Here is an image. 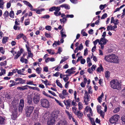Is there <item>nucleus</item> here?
Listing matches in <instances>:
<instances>
[{
	"label": "nucleus",
	"instance_id": "obj_26",
	"mask_svg": "<svg viewBox=\"0 0 125 125\" xmlns=\"http://www.w3.org/2000/svg\"><path fill=\"white\" fill-rule=\"evenodd\" d=\"M4 2L2 0H0V8L3 9L4 8Z\"/></svg>",
	"mask_w": 125,
	"mask_h": 125
},
{
	"label": "nucleus",
	"instance_id": "obj_31",
	"mask_svg": "<svg viewBox=\"0 0 125 125\" xmlns=\"http://www.w3.org/2000/svg\"><path fill=\"white\" fill-rule=\"evenodd\" d=\"M3 15L5 17V19H6V17H7L9 16V13L8 11L7 10L6 11L4 12Z\"/></svg>",
	"mask_w": 125,
	"mask_h": 125
},
{
	"label": "nucleus",
	"instance_id": "obj_45",
	"mask_svg": "<svg viewBox=\"0 0 125 125\" xmlns=\"http://www.w3.org/2000/svg\"><path fill=\"white\" fill-rule=\"evenodd\" d=\"M50 17V16L49 15H45L42 16L41 17V18L43 19H48Z\"/></svg>",
	"mask_w": 125,
	"mask_h": 125
},
{
	"label": "nucleus",
	"instance_id": "obj_10",
	"mask_svg": "<svg viewBox=\"0 0 125 125\" xmlns=\"http://www.w3.org/2000/svg\"><path fill=\"white\" fill-rule=\"evenodd\" d=\"M71 100L70 99L67 100L66 101L64 100L63 101L64 103L66 106V108L67 109H68L69 107L70 106V103L71 102Z\"/></svg>",
	"mask_w": 125,
	"mask_h": 125
},
{
	"label": "nucleus",
	"instance_id": "obj_39",
	"mask_svg": "<svg viewBox=\"0 0 125 125\" xmlns=\"http://www.w3.org/2000/svg\"><path fill=\"white\" fill-rule=\"evenodd\" d=\"M13 29L15 30H19L21 29V27L18 26L17 25H14Z\"/></svg>",
	"mask_w": 125,
	"mask_h": 125
},
{
	"label": "nucleus",
	"instance_id": "obj_38",
	"mask_svg": "<svg viewBox=\"0 0 125 125\" xmlns=\"http://www.w3.org/2000/svg\"><path fill=\"white\" fill-rule=\"evenodd\" d=\"M66 89H64L62 91V94L64 96L68 95L69 94L68 93L66 92Z\"/></svg>",
	"mask_w": 125,
	"mask_h": 125
},
{
	"label": "nucleus",
	"instance_id": "obj_62",
	"mask_svg": "<svg viewBox=\"0 0 125 125\" xmlns=\"http://www.w3.org/2000/svg\"><path fill=\"white\" fill-rule=\"evenodd\" d=\"M48 92L52 94V95L54 96H56V95L54 93V92L53 91H52L50 90H48Z\"/></svg>",
	"mask_w": 125,
	"mask_h": 125
},
{
	"label": "nucleus",
	"instance_id": "obj_54",
	"mask_svg": "<svg viewBox=\"0 0 125 125\" xmlns=\"http://www.w3.org/2000/svg\"><path fill=\"white\" fill-rule=\"evenodd\" d=\"M83 45L81 43L80 44L79 46L78 49L79 50H82L83 49Z\"/></svg>",
	"mask_w": 125,
	"mask_h": 125
},
{
	"label": "nucleus",
	"instance_id": "obj_12",
	"mask_svg": "<svg viewBox=\"0 0 125 125\" xmlns=\"http://www.w3.org/2000/svg\"><path fill=\"white\" fill-rule=\"evenodd\" d=\"M55 120L54 118H51L48 119L47 124L48 125H53L55 123Z\"/></svg>",
	"mask_w": 125,
	"mask_h": 125
},
{
	"label": "nucleus",
	"instance_id": "obj_9",
	"mask_svg": "<svg viewBox=\"0 0 125 125\" xmlns=\"http://www.w3.org/2000/svg\"><path fill=\"white\" fill-rule=\"evenodd\" d=\"M22 38L25 41H26L27 39V37L23 33H20L17 35L16 36V39L18 40H19Z\"/></svg>",
	"mask_w": 125,
	"mask_h": 125
},
{
	"label": "nucleus",
	"instance_id": "obj_55",
	"mask_svg": "<svg viewBox=\"0 0 125 125\" xmlns=\"http://www.w3.org/2000/svg\"><path fill=\"white\" fill-rule=\"evenodd\" d=\"M121 120L125 124V115H123L121 118Z\"/></svg>",
	"mask_w": 125,
	"mask_h": 125
},
{
	"label": "nucleus",
	"instance_id": "obj_32",
	"mask_svg": "<svg viewBox=\"0 0 125 125\" xmlns=\"http://www.w3.org/2000/svg\"><path fill=\"white\" fill-rule=\"evenodd\" d=\"M110 73L108 71H106L105 73V77L108 78L109 77H110Z\"/></svg>",
	"mask_w": 125,
	"mask_h": 125
},
{
	"label": "nucleus",
	"instance_id": "obj_35",
	"mask_svg": "<svg viewBox=\"0 0 125 125\" xmlns=\"http://www.w3.org/2000/svg\"><path fill=\"white\" fill-rule=\"evenodd\" d=\"M66 18L63 17L62 19H60V20L61 23L62 22L63 23H65L66 21L67 20Z\"/></svg>",
	"mask_w": 125,
	"mask_h": 125
},
{
	"label": "nucleus",
	"instance_id": "obj_46",
	"mask_svg": "<svg viewBox=\"0 0 125 125\" xmlns=\"http://www.w3.org/2000/svg\"><path fill=\"white\" fill-rule=\"evenodd\" d=\"M19 53L17 52V54L15 56V57H14V59L15 60H16L21 55H20V54Z\"/></svg>",
	"mask_w": 125,
	"mask_h": 125
},
{
	"label": "nucleus",
	"instance_id": "obj_21",
	"mask_svg": "<svg viewBox=\"0 0 125 125\" xmlns=\"http://www.w3.org/2000/svg\"><path fill=\"white\" fill-rule=\"evenodd\" d=\"M104 70V69L103 67L102 66L101 64L100 66L97 68L96 71L100 73L101 71L103 72Z\"/></svg>",
	"mask_w": 125,
	"mask_h": 125
},
{
	"label": "nucleus",
	"instance_id": "obj_16",
	"mask_svg": "<svg viewBox=\"0 0 125 125\" xmlns=\"http://www.w3.org/2000/svg\"><path fill=\"white\" fill-rule=\"evenodd\" d=\"M16 81L14 80H11L10 81V83H12L9 84V87H11L13 86L17 85H18Z\"/></svg>",
	"mask_w": 125,
	"mask_h": 125
},
{
	"label": "nucleus",
	"instance_id": "obj_20",
	"mask_svg": "<svg viewBox=\"0 0 125 125\" xmlns=\"http://www.w3.org/2000/svg\"><path fill=\"white\" fill-rule=\"evenodd\" d=\"M108 41L106 39L104 38H101L100 42L102 43V44L104 45H105L106 43L107 42H108Z\"/></svg>",
	"mask_w": 125,
	"mask_h": 125
},
{
	"label": "nucleus",
	"instance_id": "obj_44",
	"mask_svg": "<svg viewBox=\"0 0 125 125\" xmlns=\"http://www.w3.org/2000/svg\"><path fill=\"white\" fill-rule=\"evenodd\" d=\"M85 110L86 112H88V111H91V108L88 106H87L86 107Z\"/></svg>",
	"mask_w": 125,
	"mask_h": 125
},
{
	"label": "nucleus",
	"instance_id": "obj_1",
	"mask_svg": "<svg viewBox=\"0 0 125 125\" xmlns=\"http://www.w3.org/2000/svg\"><path fill=\"white\" fill-rule=\"evenodd\" d=\"M104 59L106 61L111 63H118L119 61L118 57L113 54L105 55Z\"/></svg>",
	"mask_w": 125,
	"mask_h": 125
},
{
	"label": "nucleus",
	"instance_id": "obj_47",
	"mask_svg": "<svg viewBox=\"0 0 125 125\" xmlns=\"http://www.w3.org/2000/svg\"><path fill=\"white\" fill-rule=\"evenodd\" d=\"M52 117L51 118H54V120L55 119H56L58 117V115L56 114H55L53 113L52 114Z\"/></svg>",
	"mask_w": 125,
	"mask_h": 125
},
{
	"label": "nucleus",
	"instance_id": "obj_4",
	"mask_svg": "<svg viewBox=\"0 0 125 125\" xmlns=\"http://www.w3.org/2000/svg\"><path fill=\"white\" fill-rule=\"evenodd\" d=\"M34 108L33 106H28L26 108L25 112L27 116L30 117L33 111Z\"/></svg>",
	"mask_w": 125,
	"mask_h": 125
},
{
	"label": "nucleus",
	"instance_id": "obj_19",
	"mask_svg": "<svg viewBox=\"0 0 125 125\" xmlns=\"http://www.w3.org/2000/svg\"><path fill=\"white\" fill-rule=\"evenodd\" d=\"M75 115H76L78 118H80L83 117V114L80 111H78L76 113H75Z\"/></svg>",
	"mask_w": 125,
	"mask_h": 125
},
{
	"label": "nucleus",
	"instance_id": "obj_18",
	"mask_svg": "<svg viewBox=\"0 0 125 125\" xmlns=\"http://www.w3.org/2000/svg\"><path fill=\"white\" fill-rule=\"evenodd\" d=\"M28 85H27L23 86V87L18 86L17 87V89L23 91L25 90H27L28 89Z\"/></svg>",
	"mask_w": 125,
	"mask_h": 125
},
{
	"label": "nucleus",
	"instance_id": "obj_11",
	"mask_svg": "<svg viewBox=\"0 0 125 125\" xmlns=\"http://www.w3.org/2000/svg\"><path fill=\"white\" fill-rule=\"evenodd\" d=\"M12 115H11L12 119L13 120H15L17 117V111H11Z\"/></svg>",
	"mask_w": 125,
	"mask_h": 125
},
{
	"label": "nucleus",
	"instance_id": "obj_53",
	"mask_svg": "<svg viewBox=\"0 0 125 125\" xmlns=\"http://www.w3.org/2000/svg\"><path fill=\"white\" fill-rule=\"evenodd\" d=\"M107 17V14L106 13H105L103 14V15L102 16V17H101V19H103L105 18H106Z\"/></svg>",
	"mask_w": 125,
	"mask_h": 125
},
{
	"label": "nucleus",
	"instance_id": "obj_30",
	"mask_svg": "<svg viewBox=\"0 0 125 125\" xmlns=\"http://www.w3.org/2000/svg\"><path fill=\"white\" fill-rule=\"evenodd\" d=\"M65 112L66 114L68 116L69 119L70 120L72 118L71 115L70 114L69 111L67 110H66Z\"/></svg>",
	"mask_w": 125,
	"mask_h": 125
},
{
	"label": "nucleus",
	"instance_id": "obj_5",
	"mask_svg": "<svg viewBox=\"0 0 125 125\" xmlns=\"http://www.w3.org/2000/svg\"><path fill=\"white\" fill-rule=\"evenodd\" d=\"M119 116L118 115H115L112 116L109 119V121L111 124H115L116 123L118 120Z\"/></svg>",
	"mask_w": 125,
	"mask_h": 125
},
{
	"label": "nucleus",
	"instance_id": "obj_59",
	"mask_svg": "<svg viewBox=\"0 0 125 125\" xmlns=\"http://www.w3.org/2000/svg\"><path fill=\"white\" fill-rule=\"evenodd\" d=\"M106 5V4H105L104 5H100L99 6V8L101 10H103L104 9L105 7V6Z\"/></svg>",
	"mask_w": 125,
	"mask_h": 125
},
{
	"label": "nucleus",
	"instance_id": "obj_42",
	"mask_svg": "<svg viewBox=\"0 0 125 125\" xmlns=\"http://www.w3.org/2000/svg\"><path fill=\"white\" fill-rule=\"evenodd\" d=\"M60 6H57V7H55V12H59V11H60L61 9Z\"/></svg>",
	"mask_w": 125,
	"mask_h": 125
},
{
	"label": "nucleus",
	"instance_id": "obj_7",
	"mask_svg": "<svg viewBox=\"0 0 125 125\" xmlns=\"http://www.w3.org/2000/svg\"><path fill=\"white\" fill-rule=\"evenodd\" d=\"M15 100L13 101L12 102V106L11 111H17L18 106V103L15 102Z\"/></svg>",
	"mask_w": 125,
	"mask_h": 125
},
{
	"label": "nucleus",
	"instance_id": "obj_23",
	"mask_svg": "<svg viewBox=\"0 0 125 125\" xmlns=\"http://www.w3.org/2000/svg\"><path fill=\"white\" fill-rule=\"evenodd\" d=\"M23 2L24 4L27 6H28L30 8H33V6L30 3L26 0H23Z\"/></svg>",
	"mask_w": 125,
	"mask_h": 125
},
{
	"label": "nucleus",
	"instance_id": "obj_43",
	"mask_svg": "<svg viewBox=\"0 0 125 125\" xmlns=\"http://www.w3.org/2000/svg\"><path fill=\"white\" fill-rule=\"evenodd\" d=\"M99 114L100 115V116L103 118H104V115L105 114V113L104 112H102V110H101L99 112Z\"/></svg>",
	"mask_w": 125,
	"mask_h": 125
},
{
	"label": "nucleus",
	"instance_id": "obj_51",
	"mask_svg": "<svg viewBox=\"0 0 125 125\" xmlns=\"http://www.w3.org/2000/svg\"><path fill=\"white\" fill-rule=\"evenodd\" d=\"M5 52V51L4 50L3 48L2 47H0V52L3 54H4Z\"/></svg>",
	"mask_w": 125,
	"mask_h": 125
},
{
	"label": "nucleus",
	"instance_id": "obj_33",
	"mask_svg": "<svg viewBox=\"0 0 125 125\" xmlns=\"http://www.w3.org/2000/svg\"><path fill=\"white\" fill-rule=\"evenodd\" d=\"M57 44L58 45H60V43L59 41L57 42L56 41H55L54 42L53 44L52 45L54 47H56L57 46Z\"/></svg>",
	"mask_w": 125,
	"mask_h": 125
},
{
	"label": "nucleus",
	"instance_id": "obj_50",
	"mask_svg": "<svg viewBox=\"0 0 125 125\" xmlns=\"http://www.w3.org/2000/svg\"><path fill=\"white\" fill-rule=\"evenodd\" d=\"M54 14L56 16H59L61 14L60 12H54Z\"/></svg>",
	"mask_w": 125,
	"mask_h": 125
},
{
	"label": "nucleus",
	"instance_id": "obj_64",
	"mask_svg": "<svg viewBox=\"0 0 125 125\" xmlns=\"http://www.w3.org/2000/svg\"><path fill=\"white\" fill-rule=\"evenodd\" d=\"M5 97L6 98L9 99H10L11 98L10 95V94H7L6 95Z\"/></svg>",
	"mask_w": 125,
	"mask_h": 125
},
{
	"label": "nucleus",
	"instance_id": "obj_37",
	"mask_svg": "<svg viewBox=\"0 0 125 125\" xmlns=\"http://www.w3.org/2000/svg\"><path fill=\"white\" fill-rule=\"evenodd\" d=\"M30 23V21L29 19H28L25 20L24 22V24L26 26L29 25Z\"/></svg>",
	"mask_w": 125,
	"mask_h": 125
},
{
	"label": "nucleus",
	"instance_id": "obj_49",
	"mask_svg": "<svg viewBox=\"0 0 125 125\" xmlns=\"http://www.w3.org/2000/svg\"><path fill=\"white\" fill-rule=\"evenodd\" d=\"M81 34L83 36H87L88 35L85 31H83V30L81 31Z\"/></svg>",
	"mask_w": 125,
	"mask_h": 125
},
{
	"label": "nucleus",
	"instance_id": "obj_15",
	"mask_svg": "<svg viewBox=\"0 0 125 125\" xmlns=\"http://www.w3.org/2000/svg\"><path fill=\"white\" fill-rule=\"evenodd\" d=\"M6 119L4 117L0 116V125H4L5 124V121Z\"/></svg>",
	"mask_w": 125,
	"mask_h": 125
},
{
	"label": "nucleus",
	"instance_id": "obj_56",
	"mask_svg": "<svg viewBox=\"0 0 125 125\" xmlns=\"http://www.w3.org/2000/svg\"><path fill=\"white\" fill-rule=\"evenodd\" d=\"M45 36L47 38L51 37V34H50V33H48L45 32Z\"/></svg>",
	"mask_w": 125,
	"mask_h": 125
},
{
	"label": "nucleus",
	"instance_id": "obj_29",
	"mask_svg": "<svg viewBox=\"0 0 125 125\" xmlns=\"http://www.w3.org/2000/svg\"><path fill=\"white\" fill-rule=\"evenodd\" d=\"M56 83L57 85L60 88H63V86L62 84L59 82V80H57L56 81Z\"/></svg>",
	"mask_w": 125,
	"mask_h": 125
},
{
	"label": "nucleus",
	"instance_id": "obj_40",
	"mask_svg": "<svg viewBox=\"0 0 125 125\" xmlns=\"http://www.w3.org/2000/svg\"><path fill=\"white\" fill-rule=\"evenodd\" d=\"M52 50L51 49H48L46 50L51 55H53L55 53V52H52Z\"/></svg>",
	"mask_w": 125,
	"mask_h": 125
},
{
	"label": "nucleus",
	"instance_id": "obj_17",
	"mask_svg": "<svg viewBox=\"0 0 125 125\" xmlns=\"http://www.w3.org/2000/svg\"><path fill=\"white\" fill-rule=\"evenodd\" d=\"M61 8H64L65 9L67 10H69L70 9V7L69 5L66 4H64L60 6Z\"/></svg>",
	"mask_w": 125,
	"mask_h": 125
},
{
	"label": "nucleus",
	"instance_id": "obj_60",
	"mask_svg": "<svg viewBox=\"0 0 125 125\" xmlns=\"http://www.w3.org/2000/svg\"><path fill=\"white\" fill-rule=\"evenodd\" d=\"M62 52V49L61 48L59 47L58 49V51L57 53V54L59 53L61 54V53Z\"/></svg>",
	"mask_w": 125,
	"mask_h": 125
},
{
	"label": "nucleus",
	"instance_id": "obj_57",
	"mask_svg": "<svg viewBox=\"0 0 125 125\" xmlns=\"http://www.w3.org/2000/svg\"><path fill=\"white\" fill-rule=\"evenodd\" d=\"M120 108L119 107H117L115 108L114 110V113H116L118 112L119 111Z\"/></svg>",
	"mask_w": 125,
	"mask_h": 125
},
{
	"label": "nucleus",
	"instance_id": "obj_3",
	"mask_svg": "<svg viewBox=\"0 0 125 125\" xmlns=\"http://www.w3.org/2000/svg\"><path fill=\"white\" fill-rule=\"evenodd\" d=\"M41 105L43 107L48 108L50 107V103L47 99L43 98L41 100Z\"/></svg>",
	"mask_w": 125,
	"mask_h": 125
},
{
	"label": "nucleus",
	"instance_id": "obj_48",
	"mask_svg": "<svg viewBox=\"0 0 125 125\" xmlns=\"http://www.w3.org/2000/svg\"><path fill=\"white\" fill-rule=\"evenodd\" d=\"M52 27L50 26L47 25L45 26V29L49 31H51V30Z\"/></svg>",
	"mask_w": 125,
	"mask_h": 125
},
{
	"label": "nucleus",
	"instance_id": "obj_2",
	"mask_svg": "<svg viewBox=\"0 0 125 125\" xmlns=\"http://www.w3.org/2000/svg\"><path fill=\"white\" fill-rule=\"evenodd\" d=\"M110 83L111 86L112 88L118 90L121 89V84L118 81L113 80L110 82Z\"/></svg>",
	"mask_w": 125,
	"mask_h": 125
},
{
	"label": "nucleus",
	"instance_id": "obj_36",
	"mask_svg": "<svg viewBox=\"0 0 125 125\" xmlns=\"http://www.w3.org/2000/svg\"><path fill=\"white\" fill-rule=\"evenodd\" d=\"M59 125H67L66 121H61L59 123H58Z\"/></svg>",
	"mask_w": 125,
	"mask_h": 125
},
{
	"label": "nucleus",
	"instance_id": "obj_63",
	"mask_svg": "<svg viewBox=\"0 0 125 125\" xmlns=\"http://www.w3.org/2000/svg\"><path fill=\"white\" fill-rule=\"evenodd\" d=\"M96 66L94 64L92 65L91 67V70L93 71L95 70V68Z\"/></svg>",
	"mask_w": 125,
	"mask_h": 125
},
{
	"label": "nucleus",
	"instance_id": "obj_25",
	"mask_svg": "<svg viewBox=\"0 0 125 125\" xmlns=\"http://www.w3.org/2000/svg\"><path fill=\"white\" fill-rule=\"evenodd\" d=\"M65 0H56L54 2V3L56 4H60L64 2Z\"/></svg>",
	"mask_w": 125,
	"mask_h": 125
},
{
	"label": "nucleus",
	"instance_id": "obj_6",
	"mask_svg": "<svg viewBox=\"0 0 125 125\" xmlns=\"http://www.w3.org/2000/svg\"><path fill=\"white\" fill-rule=\"evenodd\" d=\"M24 100L23 99H21L19 106L18 110L19 112H21L24 106Z\"/></svg>",
	"mask_w": 125,
	"mask_h": 125
},
{
	"label": "nucleus",
	"instance_id": "obj_34",
	"mask_svg": "<svg viewBox=\"0 0 125 125\" xmlns=\"http://www.w3.org/2000/svg\"><path fill=\"white\" fill-rule=\"evenodd\" d=\"M14 12L13 10H11V11L9 13V16L10 17L12 18H14Z\"/></svg>",
	"mask_w": 125,
	"mask_h": 125
},
{
	"label": "nucleus",
	"instance_id": "obj_28",
	"mask_svg": "<svg viewBox=\"0 0 125 125\" xmlns=\"http://www.w3.org/2000/svg\"><path fill=\"white\" fill-rule=\"evenodd\" d=\"M8 39V37L6 36L4 37L2 39V43L3 44L6 43L7 42Z\"/></svg>",
	"mask_w": 125,
	"mask_h": 125
},
{
	"label": "nucleus",
	"instance_id": "obj_52",
	"mask_svg": "<svg viewBox=\"0 0 125 125\" xmlns=\"http://www.w3.org/2000/svg\"><path fill=\"white\" fill-rule=\"evenodd\" d=\"M93 42L94 43V46H96V45L97 44L98 42L99 43V42H100L99 40V39H97Z\"/></svg>",
	"mask_w": 125,
	"mask_h": 125
},
{
	"label": "nucleus",
	"instance_id": "obj_27",
	"mask_svg": "<svg viewBox=\"0 0 125 125\" xmlns=\"http://www.w3.org/2000/svg\"><path fill=\"white\" fill-rule=\"evenodd\" d=\"M39 109L38 108H37L36 109H35L34 112V114L35 115L36 117H38L39 115Z\"/></svg>",
	"mask_w": 125,
	"mask_h": 125
},
{
	"label": "nucleus",
	"instance_id": "obj_8",
	"mask_svg": "<svg viewBox=\"0 0 125 125\" xmlns=\"http://www.w3.org/2000/svg\"><path fill=\"white\" fill-rule=\"evenodd\" d=\"M15 81L17 82L19 81V82H17L18 84H23L25 83H26V80H23L21 78H17L15 79Z\"/></svg>",
	"mask_w": 125,
	"mask_h": 125
},
{
	"label": "nucleus",
	"instance_id": "obj_61",
	"mask_svg": "<svg viewBox=\"0 0 125 125\" xmlns=\"http://www.w3.org/2000/svg\"><path fill=\"white\" fill-rule=\"evenodd\" d=\"M55 6H53L49 9V10L50 11H52L53 10H55Z\"/></svg>",
	"mask_w": 125,
	"mask_h": 125
},
{
	"label": "nucleus",
	"instance_id": "obj_41",
	"mask_svg": "<svg viewBox=\"0 0 125 125\" xmlns=\"http://www.w3.org/2000/svg\"><path fill=\"white\" fill-rule=\"evenodd\" d=\"M78 109L79 110H81L83 106L82 105L81 102H79L78 104Z\"/></svg>",
	"mask_w": 125,
	"mask_h": 125
},
{
	"label": "nucleus",
	"instance_id": "obj_22",
	"mask_svg": "<svg viewBox=\"0 0 125 125\" xmlns=\"http://www.w3.org/2000/svg\"><path fill=\"white\" fill-rule=\"evenodd\" d=\"M23 2L24 4L27 6H28L30 8H33V6L30 3L26 0H23Z\"/></svg>",
	"mask_w": 125,
	"mask_h": 125
},
{
	"label": "nucleus",
	"instance_id": "obj_14",
	"mask_svg": "<svg viewBox=\"0 0 125 125\" xmlns=\"http://www.w3.org/2000/svg\"><path fill=\"white\" fill-rule=\"evenodd\" d=\"M27 103L29 104L30 105L32 104V98H31V96L29 95L27 96Z\"/></svg>",
	"mask_w": 125,
	"mask_h": 125
},
{
	"label": "nucleus",
	"instance_id": "obj_13",
	"mask_svg": "<svg viewBox=\"0 0 125 125\" xmlns=\"http://www.w3.org/2000/svg\"><path fill=\"white\" fill-rule=\"evenodd\" d=\"M33 101L35 104L38 103L39 101V95H35L33 98Z\"/></svg>",
	"mask_w": 125,
	"mask_h": 125
},
{
	"label": "nucleus",
	"instance_id": "obj_24",
	"mask_svg": "<svg viewBox=\"0 0 125 125\" xmlns=\"http://www.w3.org/2000/svg\"><path fill=\"white\" fill-rule=\"evenodd\" d=\"M85 95L86 97L84 96V98L85 99H87L88 101H89V97L90 96V95L88 94V92L86 91L85 94Z\"/></svg>",
	"mask_w": 125,
	"mask_h": 125
},
{
	"label": "nucleus",
	"instance_id": "obj_58",
	"mask_svg": "<svg viewBox=\"0 0 125 125\" xmlns=\"http://www.w3.org/2000/svg\"><path fill=\"white\" fill-rule=\"evenodd\" d=\"M26 47L27 49V51L28 52H31V48L27 46L26 44Z\"/></svg>",
	"mask_w": 125,
	"mask_h": 125
}]
</instances>
